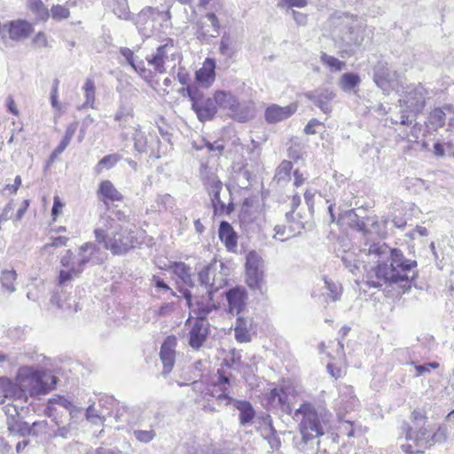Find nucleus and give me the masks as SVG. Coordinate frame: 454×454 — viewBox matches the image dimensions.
Segmentation results:
<instances>
[{
    "mask_svg": "<svg viewBox=\"0 0 454 454\" xmlns=\"http://www.w3.org/2000/svg\"><path fill=\"white\" fill-rule=\"evenodd\" d=\"M362 252L377 264L376 280H369L368 285L380 287L383 284H394L410 280L416 277L417 262L406 259L400 249L391 248L386 243L365 244Z\"/></svg>",
    "mask_w": 454,
    "mask_h": 454,
    "instance_id": "1",
    "label": "nucleus"
},
{
    "mask_svg": "<svg viewBox=\"0 0 454 454\" xmlns=\"http://www.w3.org/2000/svg\"><path fill=\"white\" fill-rule=\"evenodd\" d=\"M104 204L106 212L101 217L103 225L94 231L96 240L103 243L104 247L114 254H124L140 245L143 232L133 223H117L116 220L121 221L123 213L116 210L114 205L111 207L107 200H104Z\"/></svg>",
    "mask_w": 454,
    "mask_h": 454,
    "instance_id": "2",
    "label": "nucleus"
},
{
    "mask_svg": "<svg viewBox=\"0 0 454 454\" xmlns=\"http://www.w3.org/2000/svg\"><path fill=\"white\" fill-rule=\"evenodd\" d=\"M333 24L334 26L333 35L335 42L350 51L354 47L361 46L372 34V30L364 27L356 16L347 13L334 18Z\"/></svg>",
    "mask_w": 454,
    "mask_h": 454,
    "instance_id": "3",
    "label": "nucleus"
},
{
    "mask_svg": "<svg viewBox=\"0 0 454 454\" xmlns=\"http://www.w3.org/2000/svg\"><path fill=\"white\" fill-rule=\"evenodd\" d=\"M17 380L21 385L27 399L28 396L48 394L55 387L58 378L49 371L33 366H24L20 368Z\"/></svg>",
    "mask_w": 454,
    "mask_h": 454,
    "instance_id": "4",
    "label": "nucleus"
},
{
    "mask_svg": "<svg viewBox=\"0 0 454 454\" xmlns=\"http://www.w3.org/2000/svg\"><path fill=\"white\" fill-rule=\"evenodd\" d=\"M427 94V90L421 84L409 87L404 98L399 100V114L396 117L390 118L391 123L404 126L417 124V116L425 108Z\"/></svg>",
    "mask_w": 454,
    "mask_h": 454,
    "instance_id": "5",
    "label": "nucleus"
},
{
    "mask_svg": "<svg viewBox=\"0 0 454 454\" xmlns=\"http://www.w3.org/2000/svg\"><path fill=\"white\" fill-rule=\"evenodd\" d=\"M294 419L300 422L299 430L304 442L325 434L326 414L318 413L312 404L302 403L295 411Z\"/></svg>",
    "mask_w": 454,
    "mask_h": 454,
    "instance_id": "6",
    "label": "nucleus"
},
{
    "mask_svg": "<svg viewBox=\"0 0 454 454\" xmlns=\"http://www.w3.org/2000/svg\"><path fill=\"white\" fill-rule=\"evenodd\" d=\"M309 201L305 200L304 205H301V200H294L292 210L286 213V225L275 227L274 238L276 239L285 241L301 233L311 215Z\"/></svg>",
    "mask_w": 454,
    "mask_h": 454,
    "instance_id": "7",
    "label": "nucleus"
},
{
    "mask_svg": "<svg viewBox=\"0 0 454 454\" xmlns=\"http://www.w3.org/2000/svg\"><path fill=\"white\" fill-rule=\"evenodd\" d=\"M215 103L216 110H223L233 120L246 122L254 116L253 107L246 103H239V99L231 92L218 90L215 91Z\"/></svg>",
    "mask_w": 454,
    "mask_h": 454,
    "instance_id": "8",
    "label": "nucleus"
},
{
    "mask_svg": "<svg viewBox=\"0 0 454 454\" xmlns=\"http://www.w3.org/2000/svg\"><path fill=\"white\" fill-rule=\"evenodd\" d=\"M230 269L222 261H215L198 273L200 286L210 294H215L227 285Z\"/></svg>",
    "mask_w": 454,
    "mask_h": 454,
    "instance_id": "9",
    "label": "nucleus"
},
{
    "mask_svg": "<svg viewBox=\"0 0 454 454\" xmlns=\"http://www.w3.org/2000/svg\"><path fill=\"white\" fill-rule=\"evenodd\" d=\"M192 102V109L197 115L200 121L205 122L212 120L217 114L216 104L215 103V93L212 97H207L204 91L194 84L182 89Z\"/></svg>",
    "mask_w": 454,
    "mask_h": 454,
    "instance_id": "10",
    "label": "nucleus"
},
{
    "mask_svg": "<svg viewBox=\"0 0 454 454\" xmlns=\"http://www.w3.org/2000/svg\"><path fill=\"white\" fill-rule=\"evenodd\" d=\"M413 426L411 427L407 423H403L402 428L405 433V438L412 441L419 448L427 449L429 445L426 443L431 438L429 430L425 427L427 423V416L424 412L415 410L411 416Z\"/></svg>",
    "mask_w": 454,
    "mask_h": 454,
    "instance_id": "11",
    "label": "nucleus"
},
{
    "mask_svg": "<svg viewBox=\"0 0 454 454\" xmlns=\"http://www.w3.org/2000/svg\"><path fill=\"white\" fill-rule=\"evenodd\" d=\"M184 297L187 301L190 309L197 316L196 319L207 320V317L218 306L213 300L214 294L205 291V294H192L190 290L182 292Z\"/></svg>",
    "mask_w": 454,
    "mask_h": 454,
    "instance_id": "12",
    "label": "nucleus"
},
{
    "mask_svg": "<svg viewBox=\"0 0 454 454\" xmlns=\"http://www.w3.org/2000/svg\"><path fill=\"white\" fill-rule=\"evenodd\" d=\"M372 71V80L384 94L388 95L397 88V74L389 68L387 62L378 61Z\"/></svg>",
    "mask_w": 454,
    "mask_h": 454,
    "instance_id": "13",
    "label": "nucleus"
},
{
    "mask_svg": "<svg viewBox=\"0 0 454 454\" xmlns=\"http://www.w3.org/2000/svg\"><path fill=\"white\" fill-rule=\"evenodd\" d=\"M246 274L247 286L253 290L262 291L264 283L262 260L254 251L247 255Z\"/></svg>",
    "mask_w": 454,
    "mask_h": 454,
    "instance_id": "14",
    "label": "nucleus"
},
{
    "mask_svg": "<svg viewBox=\"0 0 454 454\" xmlns=\"http://www.w3.org/2000/svg\"><path fill=\"white\" fill-rule=\"evenodd\" d=\"M161 12L156 7L146 6L143 8L132 20L137 29L138 34L144 40L150 38L154 32V22L156 17Z\"/></svg>",
    "mask_w": 454,
    "mask_h": 454,
    "instance_id": "15",
    "label": "nucleus"
},
{
    "mask_svg": "<svg viewBox=\"0 0 454 454\" xmlns=\"http://www.w3.org/2000/svg\"><path fill=\"white\" fill-rule=\"evenodd\" d=\"M134 147L138 153H150L159 157L161 142L156 135L149 133L145 136L140 129H136L133 134Z\"/></svg>",
    "mask_w": 454,
    "mask_h": 454,
    "instance_id": "16",
    "label": "nucleus"
},
{
    "mask_svg": "<svg viewBox=\"0 0 454 454\" xmlns=\"http://www.w3.org/2000/svg\"><path fill=\"white\" fill-rule=\"evenodd\" d=\"M336 94L330 87H318L304 93V97L317 106L323 113L330 114L333 110L331 102Z\"/></svg>",
    "mask_w": 454,
    "mask_h": 454,
    "instance_id": "17",
    "label": "nucleus"
},
{
    "mask_svg": "<svg viewBox=\"0 0 454 454\" xmlns=\"http://www.w3.org/2000/svg\"><path fill=\"white\" fill-rule=\"evenodd\" d=\"M217 380L214 382L211 395L215 397L219 403H224V404L230 405L235 399L230 396L229 388L232 383V376L224 375L220 372V370L217 371Z\"/></svg>",
    "mask_w": 454,
    "mask_h": 454,
    "instance_id": "18",
    "label": "nucleus"
},
{
    "mask_svg": "<svg viewBox=\"0 0 454 454\" xmlns=\"http://www.w3.org/2000/svg\"><path fill=\"white\" fill-rule=\"evenodd\" d=\"M174 48V40L171 38L166 39L164 44L157 47L154 53L146 57V60L152 66L156 73L163 74L166 72L165 62L168 59L169 50Z\"/></svg>",
    "mask_w": 454,
    "mask_h": 454,
    "instance_id": "19",
    "label": "nucleus"
},
{
    "mask_svg": "<svg viewBox=\"0 0 454 454\" xmlns=\"http://www.w3.org/2000/svg\"><path fill=\"white\" fill-rule=\"evenodd\" d=\"M296 111V104H290L286 106H280L278 105L272 104L266 108L264 118L268 123L273 124L288 119Z\"/></svg>",
    "mask_w": 454,
    "mask_h": 454,
    "instance_id": "20",
    "label": "nucleus"
},
{
    "mask_svg": "<svg viewBox=\"0 0 454 454\" xmlns=\"http://www.w3.org/2000/svg\"><path fill=\"white\" fill-rule=\"evenodd\" d=\"M228 301V311L232 315H239L246 305L247 292L244 287L236 286L225 293Z\"/></svg>",
    "mask_w": 454,
    "mask_h": 454,
    "instance_id": "21",
    "label": "nucleus"
},
{
    "mask_svg": "<svg viewBox=\"0 0 454 454\" xmlns=\"http://www.w3.org/2000/svg\"><path fill=\"white\" fill-rule=\"evenodd\" d=\"M209 324L204 319H196L189 332V345L199 349L204 344L208 334Z\"/></svg>",
    "mask_w": 454,
    "mask_h": 454,
    "instance_id": "22",
    "label": "nucleus"
},
{
    "mask_svg": "<svg viewBox=\"0 0 454 454\" xmlns=\"http://www.w3.org/2000/svg\"><path fill=\"white\" fill-rule=\"evenodd\" d=\"M51 303L69 314L77 312L79 309L74 298L67 294L64 287H58L54 291L51 298Z\"/></svg>",
    "mask_w": 454,
    "mask_h": 454,
    "instance_id": "23",
    "label": "nucleus"
},
{
    "mask_svg": "<svg viewBox=\"0 0 454 454\" xmlns=\"http://www.w3.org/2000/svg\"><path fill=\"white\" fill-rule=\"evenodd\" d=\"M4 28H7L9 37L13 41L26 39L33 32V26L24 20L10 21L4 25Z\"/></svg>",
    "mask_w": 454,
    "mask_h": 454,
    "instance_id": "24",
    "label": "nucleus"
},
{
    "mask_svg": "<svg viewBox=\"0 0 454 454\" xmlns=\"http://www.w3.org/2000/svg\"><path fill=\"white\" fill-rule=\"evenodd\" d=\"M358 400L355 395L353 387L348 385H342L339 387V398L337 407L339 413L348 412L357 405Z\"/></svg>",
    "mask_w": 454,
    "mask_h": 454,
    "instance_id": "25",
    "label": "nucleus"
},
{
    "mask_svg": "<svg viewBox=\"0 0 454 454\" xmlns=\"http://www.w3.org/2000/svg\"><path fill=\"white\" fill-rule=\"evenodd\" d=\"M0 392L6 399H12V402L22 403L27 401L24 390L17 380L14 383L8 379H3L0 382Z\"/></svg>",
    "mask_w": 454,
    "mask_h": 454,
    "instance_id": "26",
    "label": "nucleus"
},
{
    "mask_svg": "<svg viewBox=\"0 0 454 454\" xmlns=\"http://www.w3.org/2000/svg\"><path fill=\"white\" fill-rule=\"evenodd\" d=\"M200 176L209 196H213L212 199H220L219 197L220 192L223 188V183L220 181L218 176L207 166H202Z\"/></svg>",
    "mask_w": 454,
    "mask_h": 454,
    "instance_id": "27",
    "label": "nucleus"
},
{
    "mask_svg": "<svg viewBox=\"0 0 454 454\" xmlns=\"http://www.w3.org/2000/svg\"><path fill=\"white\" fill-rule=\"evenodd\" d=\"M215 61L212 59H207L203 67L196 71L195 80L198 83L197 86L209 88L215 78Z\"/></svg>",
    "mask_w": 454,
    "mask_h": 454,
    "instance_id": "28",
    "label": "nucleus"
},
{
    "mask_svg": "<svg viewBox=\"0 0 454 454\" xmlns=\"http://www.w3.org/2000/svg\"><path fill=\"white\" fill-rule=\"evenodd\" d=\"M366 210L364 205H360L357 206V207L349 208L348 211H345V213H339V215L348 216V225H356L358 227L359 231L366 232L367 223L364 220H370V217L365 214Z\"/></svg>",
    "mask_w": 454,
    "mask_h": 454,
    "instance_id": "29",
    "label": "nucleus"
},
{
    "mask_svg": "<svg viewBox=\"0 0 454 454\" xmlns=\"http://www.w3.org/2000/svg\"><path fill=\"white\" fill-rule=\"evenodd\" d=\"M121 55L126 59L127 63L145 80L153 78V72L147 69L145 66L144 60H135L134 51L127 47L120 48Z\"/></svg>",
    "mask_w": 454,
    "mask_h": 454,
    "instance_id": "30",
    "label": "nucleus"
},
{
    "mask_svg": "<svg viewBox=\"0 0 454 454\" xmlns=\"http://www.w3.org/2000/svg\"><path fill=\"white\" fill-rule=\"evenodd\" d=\"M175 346V339L171 337H168L160 347V356L163 364V372L164 375L168 374L175 364V350L173 347Z\"/></svg>",
    "mask_w": 454,
    "mask_h": 454,
    "instance_id": "31",
    "label": "nucleus"
},
{
    "mask_svg": "<svg viewBox=\"0 0 454 454\" xmlns=\"http://www.w3.org/2000/svg\"><path fill=\"white\" fill-rule=\"evenodd\" d=\"M252 173L247 163H237L233 166L232 179L240 189H247L252 183Z\"/></svg>",
    "mask_w": 454,
    "mask_h": 454,
    "instance_id": "32",
    "label": "nucleus"
},
{
    "mask_svg": "<svg viewBox=\"0 0 454 454\" xmlns=\"http://www.w3.org/2000/svg\"><path fill=\"white\" fill-rule=\"evenodd\" d=\"M290 393L286 387H276L270 393V401L276 405H278L280 409L290 414L292 408L290 406Z\"/></svg>",
    "mask_w": 454,
    "mask_h": 454,
    "instance_id": "33",
    "label": "nucleus"
},
{
    "mask_svg": "<svg viewBox=\"0 0 454 454\" xmlns=\"http://www.w3.org/2000/svg\"><path fill=\"white\" fill-rule=\"evenodd\" d=\"M231 403L239 411V419L241 426L247 427L253 422L255 411L248 401L236 399Z\"/></svg>",
    "mask_w": 454,
    "mask_h": 454,
    "instance_id": "34",
    "label": "nucleus"
},
{
    "mask_svg": "<svg viewBox=\"0 0 454 454\" xmlns=\"http://www.w3.org/2000/svg\"><path fill=\"white\" fill-rule=\"evenodd\" d=\"M97 251V246L93 243L88 242L82 245L77 254V266L76 268H73V271L82 272L85 265L91 261L92 256Z\"/></svg>",
    "mask_w": 454,
    "mask_h": 454,
    "instance_id": "35",
    "label": "nucleus"
},
{
    "mask_svg": "<svg viewBox=\"0 0 454 454\" xmlns=\"http://www.w3.org/2000/svg\"><path fill=\"white\" fill-rule=\"evenodd\" d=\"M11 200L4 209L3 216L5 219L20 220L29 206L28 200Z\"/></svg>",
    "mask_w": 454,
    "mask_h": 454,
    "instance_id": "36",
    "label": "nucleus"
},
{
    "mask_svg": "<svg viewBox=\"0 0 454 454\" xmlns=\"http://www.w3.org/2000/svg\"><path fill=\"white\" fill-rule=\"evenodd\" d=\"M218 236L221 241L224 243L228 250L232 251L236 248L237 236L233 231V228L229 223L225 221L221 222L218 230Z\"/></svg>",
    "mask_w": 454,
    "mask_h": 454,
    "instance_id": "37",
    "label": "nucleus"
},
{
    "mask_svg": "<svg viewBox=\"0 0 454 454\" xmlns=\"http://www.w3.org/2000/svg\"><path fill=\"white\" fill-rule=\"evenodd\" d=\"M173 273L182 281V283L189 287H194L195 284L192 279V268L183 262H175L170 266Z\"/></svg>",
    "mask_w": 454,
    "mask_h": 454,
    "instance_id": "38",
    "label": "nucleus"
},
{
    "mask_svg": "<svg viewBox=\"0 0 454 454\" xmlns=\"http://www.w3.org/2000/svg\"><path fill=\"white\" fill-rule=\"evenodd\" d=\"M349 208H353L349 200H334L333 203L328 206L332 222L337 221L348 224V216L340 215L339 213H345Z\"/></svg>",
    "mask_w": 454,
    "mask_h": 454,
    "instance_id": "39",
    "label": "nucleus"
},
{
    "mask_svg": "<svg viewBox=\"0 0 454 454\" xmlns=\"http://www.w3.org/2000/svg\"><path fill=\"white\" fill-rule=\"evenodd\" d=\"M251 321L244 317H239L235 324V338L237 341L249 342L251 340L250 335Z\"/></svg>",
    "mask_w": 454,
    "mask_h": 454,
    "instance_id": "40",
    "label": "nucleus"
},
{
    "mask_svg": "<svg viewBox=\"0 0 454 454\" xmlns=\"http://www.w3.org/2000/svg\"><path fill=\"white\" fill-rule=\"evenodd\" d=\"M361 83L360 75L357 73L347 72L341 74L338 85L346 93L355 90Z\"/></svg>",
    "mask_w": 454,
    "mask_h": 454,
    "instance_id": "41",
    "label": "nucleus"
},
{
    "mask_svg": "<svg viewBox=\"0 0 454 454\" xmlns=\"http://www.w3.org/2000/svg\"><path fill=\"white\" fill-rule=\"evenodd\" d=\"M121 160V156L119 153L107 154L99 160V161L94 167V173L96 175H99L104 170H109L113 168Z\"/></svg>",
    "mask_w": 454,
    "mask_h": 454,
    "instance_id": "42",
    "label": "nucleus"
},
{
    "mask_svg": "<svg viewBox=\"0 0 454 454\" xmlns=\"http://www.w3.org/2000/svg\"><path fill=\"white\" fill-rule=\"evenodd\" d=\"M8 430L11 434H18L21 436H25L31 434V427L28 423L22 421V416L12 419L10 421H6Z\"/></svg>",
    "mask_w": 454,
    "mask_h": 454,
    "instance_id": "43",
    "label": "nucleus"
},
{
    "mask_svg": "<svg viewBox=\"0 0 454 454\" xmlns=\"http://www.w3.org/2000/svg\"><path fill=\"white\" fill-rule=\"evenodd\" d=\"M266 427L262 430V435L267 440L271 450H278L280 447V440L277 436L276 430L273 428L270 417L265 419Z\"/></svg>",
    "mask_w": 454,
    "mask_h": 454,
    "instance_id": "44",
    "label": "nucleus"
},
{
    "mask_svg": "<svg viewBox=\"0 0 454 454\" xmlns=\"http://www.w3.org/2000/svg\"><path fill=\"white\" fill-rule=\"evenodd\" d=\"M341 261L354 276L361 273V268L364 267L363 262L356 259V255L353 252H345L341 256Z\"/></svg>",
    "mask_w": 454,
    "mask_h": 454,
    "instance_id": "45",
    "label": "nucleus"
},
{
    "mask_svg": "<svg viewBox=\"0 0 454 454\" xmlns=\"http://www.w3.org/2000/svg\"><path fill=\"white\" fill-rule=\"evenodd\" d=\"M113 12L119 18L124 20H131L132 15L129 12L128 0H113L110 4Z\"/></svg>",
    "mask_w": 454,
    "mask_h": 454,
    "instance_id": "46",
    "label": "nucleus"
},
{
    "mask_svg": "<svg viewBox=\"0 0 454 454\" xmlns=\"http://www.w3.org/2000/svg\"><path fill=\"white\" fill-rule=\"evenodd\" d=\"M98 195L101 196L102 199H122L121 193L109 180L102 181L99 184Z\"/></svg>",
    "mask_w": 454,
    "mask_h": 454,
    "instance_id": "47",
    "label": "nucleus"
},
{
    "mask_svg": "<svg viewBox=\"0 0 454 454\" xmlns=\"http://www.w3.org/2000/svg\"><path fill=\"white\" fill-rule=\"evenodd\" d=\"M17 273L14 270H3L0 276L2 288L12 294L16 291L15 280Z\"/></svg>",
    "mask_w": 454,
    "mask_h": 454,
    "instance_id": "48",
    "label": "nucleus"
},
{
    "mask_svg": "<svg viewBox=\"0 0 454 454\" xmlns=\"http://www.w3.org/2000/svg\"><path fill=\"white\" fill-rule=\"evenodd\" d=\"M293 163L290 160H283L276 169L274 179L278 184L285 183L291 179Z\"/></svg>",
    "mask_w": 454,
    "mask_h": 454,
    "instance_id": "49",
    "label": "nucleus"
},
{
    "mask_svg": "<svg viewBox=\"0 0 454 454\" xmlns=\"http://www.w3.org/2000/svg\"><path fill=\"white\" fill-rule=\"evenodd\" d=\"M83 90L85 93V102L79 107V109H82L87 106L94 108L96 90L94 81L90 78H87L83 85Z\"/></svg>",
    "mask_w": 454,
    "mask_h": 454,
    "instance_id": "50",
    "label": "nucleus"
},
{
    "mask_svg": "<svg viewBox=\"0 0 454 454\" xmlns=\"http://www.w3.org/2000/svg\"><path fill=\"white\" fill-rule=\"evenodd\" d=\"M325 286L327 290L326 295L333 301H337L342 294V286L340 283L333 281L332 279L324 278Z\"/></svg>",
    "mask_w": 454,
    "mask_h": 454,
    "instance_id": "51",
    "label": "nucleus"
},
{
    "mask_svg": "<svg viewBox=\"0 0 454 454\" xmlns=\"http://www.w3.org/2000/svg\"><path fill=\"white\" fill-rule=\"evenodd\" d=\"M446 114L442 108H434L428 116V123L431 128L437 129L445 124Z\"/></svg>",
    "mask_w": 454,
    "mask_h": 454,
    "instance_id": "52",
    "label": "nucleus"
},
{
    "mask_svg": "<svg viewBox=\"0 0 454 454\" xmlns=\"http://www.w3.org/2000/svg\"><path fill=\"white\" fill-rule=\"evenodd\" d=\"M27 4L31 12L35 13V15L43 20H45L49 18L50 13L48 9L44 6L42 0H27Z\"/></svg>",
    "mask_w": 454,
    "mask_h": 454,
    "instance_id": "53",
    "label": "nucleus"
},
{
    "mask_svg": "<svg viewBox=\"0 0 454 454\" xmlns=\"http://www.w3.org/2000/svg\"><path fill=\"white\" fill-rule=\"evenodd\" d=\"M321 62L331 68L333 71H340L346 67V63L338 59L337 58L328 55L325 52H321Z\"/></svg>",
    "mask_w": 454,
    "mask_h": 454,
    "instance_id": "54",
    "label": "nucleus"
},
{
    "mask_svg": "<svg viewBox=\"0 0 454 454\" xmlns=\"http://www.w3.org/2000/svg\"><path fill=\"white\" fill-rule=\"evenodd\" d=\"M133 116V108L130 106H128L122 102H121L117 112L114 114V121L120 122V126L124 127V123L128 121L129 118Z\"/></svg>",
    "mask_w": 454,
    "mask_h": 454,
    "instance_id": "55",
    "label": "nucleus"
},
{
    "mask_svg": "<svg viewBox=\"0 0 454 454\" xmlns=\"http://www.w3.org/2000/svg\"><path fill=\"white\" fill-rule=\"evenodd\" d=\"M219 51L222 55L226 57H232L235 51L232 47V39L228 33H224L220 40Z\"/></svg>",
    "mask_w": 454,
    "mask_h": 454,
    "instance_id": "56",
    "label": "nucleus"
},
{
    "mask_svg": "<svg viewBox=\"0 0 454 454\" xmlns=\"http://www.w3.org/2000/svg\"><path fill=\"white\" fill-rule=\"evenodd\" d=\"M207 20L202 16L196 22V36L199 40H206L208 37H216V35H213L210 33V30L207 28Z\"/></svg>",
    "mask_w": 454,
    "mask_h": 454,
    "instance_id": "57",
    "label": "nucleus"
},
{
    "mask_svg": "<svg viewBox=\"0 0 454 454\" xmlns=\"http://www.w3.org/2000/svg\"><path fill=\"white\" fill-rule=\"evenodd\" d=\"M72 403L64 396H55L49 400L48 409L51 412H57L59 408H63L67 411Z\"/></svg>",
    "mask_w": 454,
    "mask_h": 454,
    "instance_id": "58",
    "label": "nucleus"
},
{
    "mask_svg": "<svg viewBox=\"0 0 454 454\" xmlns=\"http://www.w3.org/2000/svg\"><path fill=\"white\" fill-rule=\"evenodd\" d=\"M4 412L5 413L7 417V421L12 420V419H16L20 416H21V412L23 411L24 408L22 406H20L18 403H7L3 407Z\"/></svg>",
    "mask_w": 454,
    "mask_h": 454,
    "instance_id": "59",
    "label": "nucleus"
},
{
    "mask_svg": "<svg viewBox=\"0 0 454 454\" xmlns=\"http://www.w3.org/2000/svg\"><path fill=\"white\" fill-rule=\"evenodd\" d=\"M325 124L316 118H312L304 127V133L306 135H315L325 130Z\"/></svg>",
    "mask_w": 454,
    "mask_h": 454,
    "instance_id": "60",
    "label": "nucleus"
},
{
    "mask_svg": "<svg viewBox=\"0 0 454 454\" xmlns=\"http://www.w3.org/2000/svg\"><path fill=\"white\" fill-rule=\"evenodd\" d=\"M447 437H448V432H447L446 427L440 426L438 427V429L433 434H431L430 440L426 442V443H427V445H429V447H431L432 445H434L435 443H440V442H445Z\"/></svg>",
    "mask_w": 454,
    "mask_h": 454,
    "instance_id": "61",
    "label": "nucleus"
},
{
    "mask_svg": "<svg viewBox=\"0 0 454 454\" xmlns=\"http://www.w3.org/2000/svg\"><path fill=\"white\" fill-rule=\"evenodd\" d=\"M134 437L140 442L148 443L154 439L156 434L154 430H134Z\"/></svg>",
    "mask_w": 454,
    "mask_h": 454,
    "instance_id": "62",
    "label": "nucleus"
},
{
    "mask_svg": "<svg viewBox=\"0 0 454 454\" xmlns=\"http://www.w3.org/2000/svg\"><path fill=\"white\" fill-rule=\"evenodd\" d=\"M51 17L56 20H62L70 16V11L65 6L57 4L53 5L51 9Z\"/></svg>",
    "mask_w": 454,
    "mask_h": 454,
    "instance_id": "63",
    "label": "nucleus"
},
{
    "mask_svg": "<svg viewBox=\"0 0 454 454\" xmlns=\"http://www.w3.org/2000/svg\"><path fill=\"white\" fill-rule=\"evenodd\" d=\"M212 203H213V207H214L215 214L219 213V214L230 215L234 209V206H233V203L231 200L228 203V205H225L223 203V201L221 200H212Z\"/></svg>",
    "mask_w": 454,
    "mask_h": 454,
    "instance_id": "64",
    "label": "nucleus"
}]
</instances>
